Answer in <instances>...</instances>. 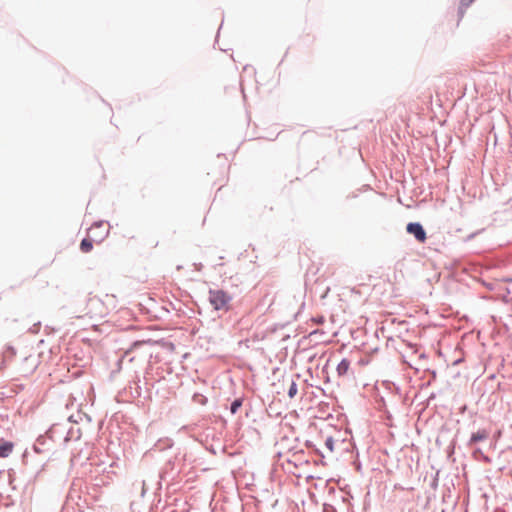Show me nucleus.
<instances>
[{
	"label": "nucleus",
	"instance_id": "1a4fd4ad",
	"mask_svg": "<svg viewBox=\"0 0 512 512\" xmlns=\"http://www.w3.org/2000/svg\"><path fill=\"white\" fill-rule=\"evenodd\" d=\"M297 385L295 382H292L290 387H289V390H288V396L289 398H293L296 394H297Z\"/></svg>",
	"mask_w": 512,
	"mask_h": 512
},
{
	"label": "nucleus",
	"instance_id": "423d86ee",
	"mask_svg": "<svg viewBox=\"0 0 512 512\" xmlns=\"http://www.w3.org/2000/svg\"><path fill=\"white\" fill-rule=\"evenodd\" d=\"M350 368V362L347 359H343L337 366L336 370L339 376L347 374Z\"/></svg>",
	"mask_w": 512,
	"mask_h": 512
},
{
	"label": "nucleus",
	"instance_id": "6e6552de",
	"mask_svg": "<svg viewBox=\"0 0 512 512\" xmlns=\"http://www.w3.org/2000/svg\"><path fill=\"white\" fill-rule=\"evenodd\" d=\"M241 406H242L241 399H236L235 401H233V403L231 404V408H230L231 413L235 414Z\"/></svg>",
	"mask_w": 512,
	"mask_h": 512
},
{
	"label": "nucleus",
	"instance_id": "f03ea898",
	"mask_svg": "<svg viewBox=\"0 0 512 512\" xmlns=\"http://www.w3.org/2000/svg\"><path fill=\"white\" fill-rule=\"evenodd\" d=\"M231 296L223 290H210L209 302L215 310H228Z\"/></svg>",
	"mask_w": 512,
	"mask_h": 512
},
{
	"label": "nucleus",
	"instance_id": "f257e3e1",
	"mask_svg": "<svg viewBox=\"0 0 512 512\" xmlns=\"http://www.w3.org/2000/svg\"><path fill=\"white\" fill-rule=\"evenodd\" d=\"M88 307L91 317L103 318L108 315L110 307L116 308V300L112 295H105L103 299H91Z\"/></svg>",
	"mask_w": 512,
	"mask_h": 512
},
{
	"label": "nucleus",
	"instance_id": "7ed1b4c3",
	"mask_svg": "<svg viewBox=\"0 0 512 512\" xmlns=\"http://www.w3.org/2000/svg\"><path fill=\"white\" fill-rule=\"evenodd\" d=\"M409 234H412L420 243L426 241V232L419 223H409L406 227Z\"/></svg>",
	"mask_w": 512,
	"mask_h": 512
},
{
	"label": "nucleus",
	"instance_id": "9d476101",
	"mask_svg": "<svg viewBox=\"0 0 512 512\" xmlns=\"http://www.w3.org/2000/svg\"><path fill=\"white\" fill-rule=\"evenodd\" d=\"M474 0H461L462 7H468Z\"/></svg>",
	"mask_w": 512,
	"mask_h": 512
},
{
	"label": "nucleus",
	"instance_id": "39448f33",
	"mask_svg": "<svg viewBox=\"0 0 512 512\" xmlns=\"http://www.w3.org/2000/svg\"><path fill=\"white\" fill-rule=\"evenodd\" d=\"M488 432L486 430H479L476 433H473L470 438V444H475L479 441H483L488 438Z\"/></svg>",
	"mask_w": 512,
	"mask_h": 512
},
{
	"label": "nucleus",
	"instance_id": "20e7f679",
	"mask_svg": "<svg viewBox=\"0 0 512 512\" xmlns=\"http://www.w3.org/2000/svg\"><path fill=\"white\" fill-rule=\"evenodd\" d=\"M14 449V444L10 441L0 440V458L8 457Z\"/></svg>",
	"mask_w": 512,
	"mask_h": 512
},
{
	"label": "nucleus",
	"instance_id": "0eeeda50",
	"mask_svg": "<svg viewBox=\"0 0 512 512\" xmlns=\"http://www.w3.org/2000/svg\"><path fill=\"white\" fill-rule=\"evenodd\" d=\"M93 243L90 239H83L80 244V249L83 253H88L92 250Z\"/></svg>",
	"mask_w": 512,
	"mask_h": 512
}]
</instances>
